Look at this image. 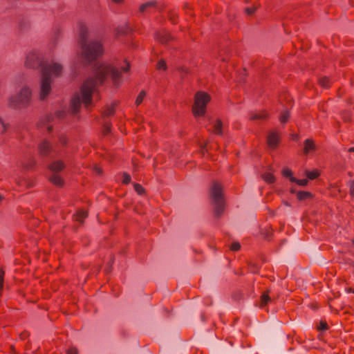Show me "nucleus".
<instances>
[{"mask_svg": "<svg viewBox=\"0 0 354 354\" xmlns=\"http://www.w3.org/2000/svg\"><path fill=\"white\" fill-rule=\"evenodd\" d=\"M145 96H146L145 91H141L140 92V93L138 94V95L137 96L136 102H135L136 106H139L140 104H142V102L144 98L145 97Z\"/></svg>", "mask_w": 354, "mask_h": 354, "instance_id": "obj_28", "label": "nucleus"}, {"mask_svg": "<svg viewBox=\"0 0 354 354\" xmlns=\"http://www.w3.org/2000/svg\"><path fill=\"white\" fill-rule=\"evenodd\" d=\"M53 127L51 126L48 127V132H50L52 131Z\"/></svg>", "mask_w": 354, "mask_h": 354, "instance_id": "obj_48", "label": "nucleus"}, {"mask_svg": "<svg viewBox=\"0 0 354 354\" xmlns=\"http://www.w3.org/2000/svg\"><path fill=\"white\" fill-rule=\"evenodd\" d=\"M129 69H130V64H129V62H127V65H126V66H125V67H123V68H122V71L123 72L127 73V72L129 71Z\"/></svg>", "mask_w": 354, "mask_h": 354, "instance_id": "obj_41", "label": "nucleus"}, {"mask_svg": "<svg viewBox=\"0 0 354 354\" xmlns=\"http://www.w3.org/2000/svg\"><path fill=\"white\" fill-rule=\"evenodd\" d=\"M328 328V324L326 322L321 321L319 322V325L318 326V330H326Z\"/></svg>", "mask_w": 354, "mask_h": 354, "instance_id": "obj_36", "label": "nucleus"}, {"mask_svg": "<svg viewBox=\"0 0 354 354\" xmlns=\"http://www.w3.org/2000/svg\"><path fill=\"white\" fill-rule=\"evenodd\" d=\"M67 354H78V351L75 347H71L68 349Z\"/></svg>", "mask_w": 354, "mask_h": 354, "instance_id": "obj_39", "label": "nucleus"}, {"mask_svg": "<svg viewBox=\"0 0 354 354\" xmlns=\"http://www.w3.org/2000/svg\"><path fill=\"white\" fill-rule=\"evenodd\" d=\"M318 82L319 84L323 88H327L330 87V79L326 76L321 77Z\"/></svg>", "mask_w": 354, "mask_h": 354, "instance_id": "obj_25", "label": "nucleus"}, {"mask_svg": "<svg viewBox=\"0 0 354 354\" xmlns=\"http://www.w3.org/2000/svg\"><path fill=\"white\" fill-rule=\"evenodd\" d=\"M155 36L159 42L165 44L174 39L171 35L165 30L157 31Z\"/></svg>", "mask_w": 354, "mask_h": 354, "instance_id": "obj_9", "label": "nucleus"}, {"mask_svg": "<svg viewBox=\"0 0 354 354\" xmlns=\"http://www.w3.org/2000/svg\"><path fill=\"white\" fill-rule=\"evenodd\" d=\"M88 216V212L83 209H79L75 214L74 217L76 221H78L81 223L84 222V219Z\"/></svg>", "mask_w": 354, "mask_h": 354, "instance_id": "obj_21", "label": "nucleus"}, {"mask_svg": "<svg viewBox=\"0 0 354 354\" xmlns=\"http://www.w3.org/2000/svg\"><path fill=\"white\" fill-rule=\"evenodd\" d=\"M315 150H316V145L313 139L308 138L304 140L303 153L305 155L308 154V153L311 151H315Z\"/></svg>", "mask_w": 354, "mask_h": 354, "instance_id": "obj_14", "label": "nucleus"}, {"mask_svg": "<svg viewBox=\"0 0 354 354\" xmlns=\"http://www.w3.org/2000/svg\"><path fill=\"white\" fill-rule=\"evenodd\" d=\"M116 104L115 102L104 107L102 111V115L104 118H109L115 114Z\"/></svg>", "mask_w": 354, "mask_h": 354, "instance_id": "obj_15", "label": "nucleus"}, {"mask_svg": "<svg viewBox=\"0 0 354 354\" xmlns=\"http://www.w3.org/2000/svg\"><path fill=\"white\" fill-rule=\"evenodd\" d=\"M293 183H295L297 185H299V186H306L308 185V179H301V180H299V179H297L296 178V180L294 181Z\"/></svg>", "mask_w": 354, "mask_h": 354, "instance_id": "obj_35", "label": "nucleus"}, {"mask_svg": "<svg viewBox=\"0 0 354 354\" xmlns=\"http://www.w3.org/2000/svg\"><path fill=\"white\" fill-rule=\"evenodd\" d=\"M210 196L213 202L225 200L223 187L221 183L218 182L213 183L210 190Z\"/></svg>", "mask_w": 354, "mask_h": 354, "instance_id": "obj_7", "label": "nucleus"}, {"mask_svg": "<svg viewBox=\"0 0 354 354\" xmlns=\"http://www.w3.org/2000/svg\"><path fill=\"white\" fill-rule=\"evenodd\" d=\"M262 178L264 180L265 182L268 183V184H272L275 182L276 178L270 172H266L263 174H262Z\"/></svg>", "mask_w": 354, "mask_h": 354, "instance_id": "obj_24", "label": "nucleus"}, {"mask_svg": "<svg viewBox=\"0 0 354 354\" xmlns=\"http://www.w3.org/2000/svg\"><path fill=\"white\" fill-rule=\"evenodd\" d=\"M30 56H28V57H27V60L26 61L25 64H26V66L27 67H30H30H32V66H33V65H32V64L30 63Z\"/></svg>", "mask_w": 354, "mask_h": 354, "instance_id": "obj_43", "label": "nucleus"}, {"mask_svg": "<svg viewBox=\"0 0 354 354\" xmlns=\"http://www.w3.org/2000/svg\"><path fill=\"white\" fill-rule=\"evenodd\" d=\"M111 124L106 123L103 125L102 133L106 136L111 132Z\"/></svg>", "mask_w": 354, "mask_h": 354, "instance_id": "obj_33", "label": "nucleus"}, {"mask_svg": "<svg viewBox=\"0 0 354 354\" xmlns=\"http://www.w3.org/2000/svg\"><path fill=\"white\" fill-rule=\"evenodd\" d=\"M82 57L90 63L96 60L104 53L103 45L100 41H91L81 45Z\"/></svg>", "mask_w": 354, "mask_h": 354, "instance_id": "obj_2", "label": "nucleus"}, {"mask_svg": "<svg viewBox=\"0 0 354 354\" xmlns=\"http://www.w3.org/2000/svg\"><path fill=\"white\" fill-rule=\"evenodd\" d=\"M122 72L114 66L109 64L101 65L98 67L96 73L95 77L100 84H102L108 75H111L112 81L115 85H117L120 78L121 77Z\"/></svg>", "mask_w": 354, "mask_h": 354, "instance_id": "obj_4", "label": "nucleus"}, {"mask_svg": "<svg viewBox=\"0 0 354 354\" xmlns=\"http://www.w3.org/2000/svg\"><path fill=\"white\" fill-rule=\"evenodd\" d=\"M245 12L249 15H252L255 12V9L252 8H248L245 9Z\"/></svg>", "mask_w": 354, "mask_h": 354, "instance_id": "obj_42", "label": "nucleus"}, {"mask_svg": "<svg viewBox=\"0 0 354 354\" xmlns=\"http://www.w3.org/2000/svg\"><path fill=\"white\" fill-rule=\"evenodd\" d=\"M281 140L279 133L277 131H272L268 134L266 143L270 149L275 150L281 142Z\"/></svg>", "mask_w": 354, "mask_h": 354, "instance_id": "obj_8", "label": "nucleus"}, {"mask_svg": "<svg viewBox=\"0 0 354 354\" xmlns=\"http://www.w3.org/2000/svg\"><path fill=\"white\" fill-rule=\"evenodd\" d=\"M282 175L284 177L289 178L290 181L292 183L296 180V178L293 176V173L292 170L288 167L283 169Z\"/></svg>", "mask_w": 354, "mask_h": 354, "instance_id": "obj_23", "label": "nucleus"}, {"mask_svg": "<svg viewBox=\"0 0 354 354\" xmlns=\"http://www.w3.org/2000/svg\"><path fill=\"white\" fill-rule=\"evenodd\" d=\"M35 161L32 160L31 161V164H30V167H32V166L35 165Z\"/></svg>", "mask_w": 354, "mask_h": 354, "instance_id": "obj_49", "label": "nucleus"}, {"mask_svg": "<svg viewBox=\"0 0 354 354\" xmlns=\"http://www.w3.org/2000/svg\"><path fill=\"white\" fill-rule=\"evenodd\" d=\"M0 131L3 133L6 131V128L5 124L3 123L2 120L0 119Z\"/></svg>", "mask_w": 354, "mask_h": 354, "instance_id": "obj_40", "label": "nucleus"}, {"mask_svg": "<svg viewBox=\"0 0 354 354\" xmlns=\"http://www.w3.org/2000/svg\"><path fill=\"white\" fill-rule=\"evenodd\" d=\"M112 1L115 3H120L123 1V0H112Z\"/></svg>", "mask_w": 354, "mask_h": 354, "instance_id": "obj_46", "label": "nucleus"}, {"mask_svg": "<svg viewBox=\"0 0 354 354\" xmlns=\"http://www.w3.org/2000/svg\"><path fill=\"white\" fill-rule=\"evenodd\" d=\"M62 71V66L57 63L44 66L41 73L42 78L40 91L41 100H44L51 91V75L59 76Z\"/></svg>", "mask_w": 354, "mask_h": 354, "instance_id": "obj_1", "label": "nucleus"}, {"mask_svg": "<svg viewBox=\"0 0 354 354\" xmlns=\"http://www.w3.org/2000/svg\"><path fill=\"white\" fill-rule=\"evenodd\" d=\"M65 165L62 160H57L49 165L48 169L53 172H58L63 170Z\"/></svg>", "mask_w": 354, "mask_h": 354, "instance_id": "obj_16", "label": "nucleus"}, {"mask_svg": "<svg viewBox=\"0 0 354 354\" xmlns=\"http://www.w3.org/2000/svg\"><path fill=\"white\" fill-rule=\"evenodd\" d=\"M213 133L216 135H223V122L221 120L217 119L213 124Z\"/></svg>", "mask_w": 354, "mask_h": 354, "instance_id": "obj_20", "label": "nucleus"}, {"mask_svg": "<svg viewBox=\"0 0 354 354\" xmlns=\"http://www.w3.org/2000/svg\"><path fill=\"white\" fill-rule=\"evenodd\" d=\"M291 138H292V140H296V141H297V140L299 139V136L298 134H297V133H295V134H292V135H291Z\"/></svg>", "mask_w": 354, "mask_h": 354, "instance_id": "obj_44", "label": "nucleus"}, {"mask_svg": "<svg viewBox=\"0 0 354 354\" xmlns=\"http://www.w3.org/2000/svg\"><path fill=\"white\" fill-rule=\"evenodd\" d=\"M297 198L299 201H304L308 199H313L314 196L313 194L307 191H299L296 193Z\"/></svg>", "mask_w": 354, "mask_h": 354, "instance_id": "obj_17", "label": "nucleus"}, {"mask_svg": "<svg viewBox=\"0 0 354 354\" xmlns=\"http://www.w3.org/2000/svg\"><path fill=\"white\" fill-rule=\"evenodd\" d=\"M211 96L205 91H198L194 95V102L192 111L194 117L203 116L206 113L207 104L210 102Z\"/></svg>", "mask_w": 354, "mask_h": 354, "instance_id": "obj_3", "label": "nucleus"}, {"mask_svg": "<svg viewBox=\"0 0 354 354\" xmlns=\"http://www.w3.org/2000/svg\"><path fill=\"white\" fill-rule=\"evenodd\" d=\"M289 117H290V114H289L288 111H286L283 112L279 117L280 122L282 124L286 123L288 120Z\"/></svg>", "mask_w": 354, "mask_h": 354, "instance_id": "obj_30", "label": "nucleus"}, {"mask_svg": "<svg viewBox=\"0 0 354 354\" xmlns=\"http://www.w3.org/2000/svg\"><path fill=\"white\" fill-rule=\"evenodd\" d=\"M269 118V113L266 110H261L259 112H250L249 119L251 121L266 120Z\"/></svg>", "mask_w": 354, "mask_h": 354, "instance_id": "obj_10", "label": "nucleus"}, {"mask_svg": "<svg viewBox=\"0 0 354 354\" xmlns=\"http://www.w3.org/2000/svg\"><path fill=\"white\" fill-rule=\"evenodd\" d=\"M349 193L350 195L354 198V180L349 182Z\"/></svg>", "mask_w": 354, "mask_h": 354, "instance_id": "obj_38", "label": "nucleus"}, {"mask_svg": "<svg viewBox=\"0 0 354 354\" xmlns=\"http://www.w3.org/2000/svg\"><path fill=\"white\" fill-rule=\"evenodd\" d=\"M290 192L293 194V193H295V191L293 189H291Z\"/></svg>", "mask_w": 354, "mask_h": 354, "instance_id": "obj_52", "label": "nucleus"}, {"mask_svg": "<svg viewBox=\"0 0 354 354\" xmlns=\"http://www.w3.org/2000/svg\"><path fill=\"white\" fill-rule=\"evenodd\" d=\"M98 80L95 78L87 79L81 87V93L82 95V103L86 107H88L92 101V93L97 85Z\"/></svg>", "mask_w": 354, "mask_h": 354, "instance_id": "obj_5", "label": "nucleus"}, {"mask_svg": "<svg viewBox=\"0 0 354 354\" xmlns=\"http://www.w3.org/2000/svg\"><path fill=\"white\" fill-rule=\"evenodd\" d=\"M38 150L41 156H47L52 151V145L48 140H43L39 144Z\"/></svg>", "mask_w": 354, "mask_h": 354, "instance_id": "obj_11", "label": "nucleus"}, {"mask_svg": "<svg viewBox=\"0 0 354 354\" xmlns=\"http://www.w3.org/2000/svg\"><path fill=\"white\" fill-rule=\"evenodd\" d=\"M3 197L1 194H0V203H1V201H3Z\"/></svg>", "mask_w": 354, "mask_h": 354, "instance_id": "obj_51", "label": "nucleus"}, {"mask_svg": "<svg viewBox=\"0 0 354 354\" xmlns=\"http://www.w3.org/2000/svg\"><path fill=\"white\" fill-rule=\"evenodd\" d=\"M346 291L348 293H354V289H353L352 288H348L346 289Z\"/></svg>", "mask_w": 354, "mask_h": 354, "instance_id": "obj_45", "label": "nucleus"}, {"mask_svg": "<svg viewBox=\"0 0 354 354\" xmlns=\"http://www.w3.org/2000/svg\"><path fill=\"white\" fill-rule=\"evenodd\" d=\"M133 187L135 191L140 195H142L145 192V188L139 183H135L133 185Z\"/></svg>", "mask_w": 354, "mask_h": 354, "instance_id": "obj_31", "label": "nucleus"}, {"mask_svg": "<svg viewBox=\"0 0 354 354\" xmlns=\"http://www.w3.org/2000/svg\"><path fill=\"white\" fill-rule=\"evenodd\" d=\"M59 142L63 145L65 146L68 143V138L66 136L62 135L59 138Z\"/></svg>", "mask_w": 354, "mask_h": 354, "instance_id": "obj_37", "label": "nucleus"}, {"mask_svg": "<svg viewBox=\"0 0 354 354\" xmlns=\"http://www.w3.org/2000/svg\"><path fill=\"white\" fill-rule=\"evenodd\" d=\"M10 349H11L12 351H15V346L13 345H11Z\"/></svg>", "mask_w": 354, "mask_h": 354, "instance_id": "obj_50", "label": "nucleus"}, {"mask_svg": "<svg viewBox=\"0 0 354 354\" xmlns=\"http://www.w3.org/2000/svg\"><path fill=\"white\" fill-rule=\"evenodd\" d=\"M31 97V91L28 88H24L21 90L18 97L17 104H15V101L12 98L10 99V104L12 106L16 107L20 104H26L29 102Z\"/></svg>", "mask_w": 354, "mask_h": 354, "instance_id": "obj_6", "label": "nucleus"}, {"mask_svg": "<svg viewBox=\"0 0 354 354\" xmlns=\"http://www.w3.org/2000/svg\"><path fill=\"white\" fill-rule=\"evenodd\" d=\"M157 5V2L156 1H150L142 3L140 5L139 8V11L140 12H144L148 8H154Z\"/></svg>", "mask_w": 354, "mask_h": 354, "instance_id": "obj_22", "label": "nucleus"}, {"mask_svg": "<svg viewBox=\"0 0 354 354\" xmlns=\"http://www.w3.org/2000/svg\"><path fill=\"white\" fill-rule=\"evenodd\" d=\"M270 300V297L269 296L268 292H263L261 296V306H266Z\"/></svg>", "mask_w": 354, "mask_h": 354, "instance_id": "obj_26", "label": "nucleus"}, {"mask_svg": "<svg viewBox=\"0 0 354 354\" xmlns=\"http://www.w3.org/2000/svg\"><path fill=\"white\" fill-rule=\"evenodd\" d=\"M214 213L216 217L219 218L225 211V200L214 201Z\"/></svg>", "mask_w": 354, "mask_h": 354, "instance_id": "obj_13", "label": "nucleus"}, {"mask_svg": "<svg viewBox=\"0 0 354 354\" xmlns=\"http://www.w3.org/2000/svg\"><path fill=\"white\" fill-rule=\"evenodd\" d=\"M81 100L79 93H75L71 99V109L73 114H76L80 108Z\"/></svg>", "mask_w": 354, "mask_h": 354, "instance_id": "obj_12", "label": "nucleus"}, {"mask_svg": "<svg viewBox=\"0 0 354 354\" xmlns=\"http://www.w3.org/2000/svg\"><path fill=\"white\" fill-rule=\"evenodd\" d=\"M88 35V30L86 26L83 24L80 25V39L79 41L80 45H82L84 43H86V38Z\"/></svg>", "mask_w": 354, "mask_h": 354, "instance_id": "obj_18", "label": "nucleus"}, {"mask_svg": "<svg viewBox=\"0 0 354 354\" xmlns=\"http://www.w3.org/2000/svg\"><path fill=\"white\" fill-rule=\"evenodd\" d=\"M348 151L351 153V152H354V147H350L348 149Z\"/></svg>", "mask_w": 354, "mask_h": 354, "instance_id": "obj_47", "label": "nucleus"}, {"mask_svg": "<svg viewBox=\"0 0 354 354\" xmlns=\"http://www.w3.org/2000/svg\"><path fill=\"white\" fill-rule=\"evenodd\" d=\"M230 250L234 251V252L240 250V249H241L240 243L238 241L232 242L230 246Z\"/></svg>", "mask_w": 354, "mask_h": 354, "instance_id": "obj_32", "label": "nucleus"}, {"mask_svg": "<svg viewBox=\"0 0 354 354\" xmlns=\"http://www.w3.org/2000/svg\"><path fill=\"white\" fill-rule=\"evenodd\" d=\"M49 180L54 185L62 187L64 185V180L63 178L58 174H54L51 177H50Z\"/></svg>", "mask_w": 354, "mask_h": 354, "instance_id": "obj_19", "label": "nucleus"}, {"mask_svg": "<svg viewBox=\"0 0 354 354\" xmlns=\"http://www.w3.org/2000/svg\"><path fill=\"white\" fill-rule=\"evenodd\" d=\"M97 171H98L99 173H100V172H101V171H100V169H97Z\"/></svg>", "mask_w": 354, "mask_h": 354, "instance_id": "obj_53", "label": "nucleus"}, {"mask_svg": "<svg viewBox=\"0 0 354 354\" xmlns=\"http://www.w3.org/2000/svg\"><path fill=\"white\" fill-rule=\"evenodd\" d=\"M306 174L307 178L310 180H315L320 175L319 172L317 169L313 171H306Z\"/></svg>", "mask_w": 354, "mask_h": 354, "instance_id": "obj_27", "label": "nucleus"}, {"mask_svg": "<svg viewBox=\"0 0 354 354\" xmlns=\"http://www.w3.org/2000/svg\"><path fill=\"white\" fill-rule=\"evenodd\" d=\"M353 243H354V241H353Z\"/></svg>", "mask_w": 354, "mask_h": 354, "instance_id": "obj_54", "label": "nucleus"}, {"mask_svg": "<svg viewBox=\"0 0 354 354\" xmlns=\"http://www.w3.org/2000/svg\"><path fill=\"white\" fill-rule=\"evenodd\" d=\"M131 182V176L129 174L124 172L123 174L122 183L124 185H128Z\"/></svg>", "mask_w": 354, "mask_h": 354, "instance_id": "obj_34", "label": "nucleus"}, {"mask_svg": "<svg viewBox=\"0 0 354 354\" xmlns=\"http://www.w3.org/2000/svg\"><path fill=\"white\" fill-rule=\"evenodd\" d=\"M167 68L166 62L164 59H160L156 64L157 70L166 71Z\"/></svg>", "mask_w": 354, "mask_h": 354, "instance_id": "obj_29", "label": "nucleus"}]
</instances>
